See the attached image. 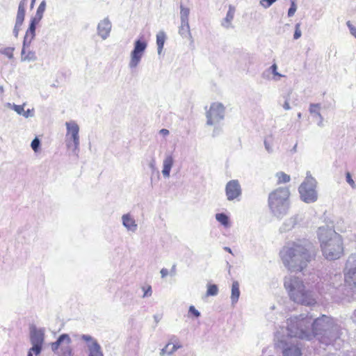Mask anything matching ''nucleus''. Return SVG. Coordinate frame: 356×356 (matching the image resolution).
Segmentation results:
<instances>
[{"label":"nucleus","instance_id":"obj_1","mask_svg":"<svg viewBox=\"0 0 356 356\" xmlns=\"http://www.w3.org/2000/svg\"><path fill=\"white\" fill-rule=\"evenodd\" d=\"M341 327L330 316L322 315L312 321V316L300 314L286 321L275 334V346L282 350V356H302V344L297 338L308 341L316 338L321 344L340 349L343 340Z\"/></svg>","mask_w":356,"mask_h":356},{"label":"nucleus","instance_id":"obj_2","mask_svg":"<svg viewBox=\"0 0 356 356\" xmlns=\"http://www.w3.org/2000/svg\"><path fill=\"white\" fill-rule=\"evenodd\" d=\"M284 266L291 272H301L314 258L316 250L307 240H298L284 245L280 252Z\"/></svg>","mask_w":356,"mask_h":356},{"label":"nucleus","instance_id":"obj_3","mask_svg":"<svg viewBox=\"0 0 356 356\" xmlns=\"http://www.w3.org/2000/svg\"><path fill=\"white\" fill-rule=\"evenodd\" d=\"M318 238L324 257L327 260L339 259L343 253V240L340 234L328 226L320 227Z\"/></svg>","mask_w":356,"mask_h":356},{"label":"nucleus","instance_id":"obj_4","mask_svg":"<svg viewBox=\"0 0 356 356\" xmlns=\"http://www.w3.org/2000/svg\"><path fill=\"white\" fill-rule=\"evenodd\" d=\"M284 286L290 299L298 304L306 306L316 303V296L312 286L305 284L302 279L289 275L284 277Z\"/></svg>","mask_w":356,"mask_h":356},{"label":"nucleus","instance_id":"obj_5","mask_svg":"<svg viewBox=\"0 0 356 356\" xmlns=\"http://www.w3.org/2000/svg\"><path fill=\"white\" fill-rule=\"evenodd\" d=\"M289 196L288 187H279L269 193L268 204L273 216L281 219L287 214L290 207Z\"/></svg>","mask_w":356,"mask_h":356},{"label":"nucleus","instance_id":"obj_6","mask_svg":"<svg viewBox=\"0 0 356 356\" xmlns=\"http://www.w3.org/2000/svg\"><path fill=\"white\" fill-rule=\"evenodd\" d=\"M316 184V180L312 176L311 172L307 171L305 179L298 188V192L302 201L309 204L317 200Z\"/></svg>","mask_w":356,"mask_h":356},{"label":"nucleus","instance_id":"obj_7","mask_svg":"<svg viewBox=\"0 0 356 356\" xmlns=\"http://www.w3.org/2000/svg\"><path fill=\"white\" fill-rule=\"evenodd\" d=\"M67 128L66 146L72 152L78 156L79 152V127L74 121L65 123Z\"/></svg>","mask_w":356,"mask_h":356},{"label":"nucleus","instance_id":"obj_8","mask_svg":"<svg viewBox=\"0 0 356 356\" xmlns=\"http://www.w3.org/2000/svg\"><path fill=\"white\" fill-rule=\"evenodd\" d=\"M72 339L68 334L59 335L56 341L50 344L51 350L58 356H73V349L71 346Z\"/></svg>","mask_w":356,"mask_h":356},{"label":"nucleus","instance_id":"obj_9","mask_svg":"<svg viewBox=\"0 0 356 356\" xmlns=\"http://www.w3.org/2000/svg\"><path fill=\"white\" fill-rule=\"evenodd\" d=\"M225 108L221 104L215 102L211 104L209 111L206 113L207 124L216 125L225 118Z\"/></svg>","mask_w":356,"mask_h":356},{"label":"nucleus","instance_id":"obj_10","mask_svg":"<svg viewBox=\"0 0 356 356\" xmlns=\"http://www.w3.org/2000/svg\"><path fill=\"white\" fill-rule=\"evenodd\" d=\"M147 42L143 39H138L134 42V49L131 51L129 67L136 68L140 63L147 49Z\"/></svg>","mask_w":356,"mask_h":356},{"label":"nucleus","instance_id":"obj_11","mask_svg":"<svg viewBox=\"0 0 356 356\" xmlns=\"http://www.w3.org/2000/svg\"><path fill=\"white\" fill-rule=\"evenodd\" d=\"M44 341V330L38 328L35 326L30 327V342L32 345L31 350L35 352V355H39L42 350Z\"/></svg>","mask_w":356,"mask_h":356},{"label":"nucleus","instance_id":"obj_12","mask_svg":"<svg viewBox=\"0 0 356 356\" xmlns=\"http://www.w3.org/2000/svg\"><path fill=\"white\" fill-rule=\"evenodd\" d=\"M344 281L349 286L356 287V255H350L344 268Z\"/></svg>","mask_w":356,"mask_h":356},{"label":"nucleus","instance_id":"obj_13","mask_svg":"<svg viewBox=\"0 0 356 356\" xmlns=\"http://www.w3.org/2000/svg\"><path fill=\"white\" fill-rule=\"evenodd\" d=\"M80 339L87 343L88 356H104L102 346L96 339L85 334H81Z\"/></svg>","mask_w":356,"mask_h":356},{"label":"nucleus","instance_id":"obj_14","mask_svg":"<svg viewBox=\"0 0 356 356\" xmlns=\"http://www.w3.org/2000/svg\"><path fill=\"white\" fill-rule=\"evenodd\" d=\"M225 194L229 201L239 200L242 195V189L237 179L229 181L225 186Z\"/></svg>","mask_w":356,"mask_h":356},{"label":"nucleus","instance_id":"obj_15","mask_svg":"<svg viewBox=\"0 0 356 356\" xmlns=\"http://www.w3.org/2000/svg\"><path fill=\"white\" fill-rule=\"evenodd\" d=\"M111 22L108 17L100 21L97 25V34L103 39L106 40L110 35L111 31Z\"/></svg>","mask_w":356,"mask_h":356},{"label":"nucleus","instance_id":"obj_16","mask_svg":"<svg viewBox=\"0 0 356 356\" xmlns=\"http://www.w3.org/2000/svg\"><path fill=\"white\" fill-rule=\"evenodd\" d=\"M122 221L123 226L126 227L128 231L135 232L137 230L138 225L130 213L124 214L122 216Z\"/></svg>","mask_w":356,"mask_h":356},{"label":"nucleus","instance_id":"obj_17","mask_svg":"<svg viewBox=\"0 0 356 356\" xmlns=\"http://www.w3.org/2000/svg\"><path fill=\"white\" fill-rule=\"evenodd\" d=\"M174 164V159L172 154H166L163 161L162 174L164 177L168 178L170 175V171Z\"/></svg>","mask_w":356,"mask_h":356},{"label":"nucleus","instance_id":"obj_18","mask_svg":"<svg viewBox=\"0 0 356 356\" xmlns=\"http://www.w3.org/2000/svg\"><path fill=\"white\" fill-rule=\"evenodd\" d=\"M321 104H314L311 103L309 108V111L312 115L314 117H316L318 118V122L317 123L318 126L320 127H323V117L320 113Z\"/></svg>","mask_w":356,"mask_h":356},{"label":"nucleus","instance_id":"obj_19","mask_svg":"<svg viewBox=\"0 0 356 356\" xmlns=\"http://www.w3.org/2000/svg\"><path fill=\"white\" fill-rule=\"evenodd\" d=\"M298 222V216L295 215L286 219L280 228L281 232H286L291 230Z\"/></svg>","mask_w":356,"mask_h":356},{"label":"nucleus","instance_id":"obj_20","mask_svg":"<svg viewBox=\"0 0 356 356\" xmlns=\"http://www.w3.org/2000/svg\"><path fill=\"white\" fill-rule=\"evenodd\" d=\"M234 13H235V8L230 5L229 6V10L227 13L225 18L221 22V25L223 27H225L226 29L231 27L232 21L234 19Z\"/></svg>","mask_w":356,"mask_h":356},{"label":"nucleus","instance_id":"obj_21","mask_svg":"<svg viewBox=\"0 0 356 356\" xmlns=\"http://www.w3.org/2000/svg\"><path fill=\"white\" fill-rule=\"evenodd\" d=\"M240 294L239 284L237 281H234L232 285L231 302L232 305L238 302Z\"/></svg>","mask_w":356,"mask_h":356},{"label":"nucleus","instance_id":"obj_22","mask_svg":"<svg viewBox=\"0 0 356 356\" xmlns=\"http://www.w3.org/2000/svg\"><path fill=\"white\" fill-rule=\"evenodd\" d=\"M166 38V34L163 31H160L156 34V45L159 54H161L163 49Z\"/></svg>","mask_w":356,"mask_h":356},{"label":"nucleus","instance_id":"obj_23","mask_svg":"<svg viewBox=\"0 0 356 356\" xmlns=\"http://www.w3.org/2000/svg\"><path fill=\"white\" fill-rule=\"evenodd\" d=\"M37 60V56L34 51H28L26 49H22L21 51V61H35Z\"/></svg>","mask_w":356,"mask_h":356},{"label":"nucleus","instance_id":"obj_24","mask_svg":"<svg viewBox=\"0 0 356 356\" xmlns=\"http://www.w3.org/2000/svg\"><path fill=\"white\" fill-rule=\"evenodd\" d=\"M179 33L182 38H188L192 39L188 22H181V26L179 28Z\"/></svg>","mask_w":356,"mask_h":356},{"label":"nucleus","instance_id":"obj_25","mask_svg":"<svg viewBox=\"0 0 356 356\" xmlns=\"http://www.w3.org/2000/svg\"><path fill=\"white\" fill-rule=\"evenodd\" d=\"M179 348H181V346L179 344L168 343L161 350L160 355L161 356H164L165 354L171 355Z\"/></svg>","mask_w":356,"mask_h":356},{"label":"nucleus","instance_id":"obj_26","mask_svg":"<svg viewBox=\"0 0 356 356\" xmlns=\"http://www.w3.org/2000/svg\"><path fill=\"white\" fill-rule=\"evenodd\" d=\"M270 73H272L275 76H277L278 78H274L275 81H277L279 78L283 76L282 74L277 72V66L275 63L273 64L267 70L263 72L262 76L265 78Z\"/></svg>","mask_w":356,"mask_h":356},{"label":"nucleus","instance_id":"obj_27","mask_svg":"<svg viewBox=\"0 0 356 356\" xmlns=\"http://www.w3.org/2000/svg\"><path fill=\"white\" fill-rule=\"evenodd\" d=\"M216 219L224 227H228L229 225V218L228 216L224 213H216Z\"/></svg>","mask_w":356,"mask_h":356},{"label":"nucleus","instance_id":"obj_28","mask_svg":"<svg viewBox=\"0 0 356 356\" xmlns=\"http://www.w3.org/2000/svg\"><path fill=\"white\" fill-rule=\"evenodd\" d=\"M180 19L181 22L187 23L188 22V16L190 10L188 8L184 7L182 3L180 5Z\"/></svg>","mask_w":356,"mask_h":356},{"label":"nucleus","instance_id":"obj_29","mask_svg":"<svg viewBox=\"0 0 356 356\" xmlns=\"http://www.w3.org/2000/svg\"><path fill=\"white\" fill-rule=\"evenodd\" d=\"M25 12H26L25 8H23L22 6L18 7L16 19H15V24H21V25L23 24V22L24 21V17H25Z\"/></svg>","mask_w":356,"mask_h":356},{"label":"nucleus","instance_id":"obj_30","mask_svg":"<svg viewBox=\"0 0 356 356\" xmlns=\"http://www.w3.org/2000/svg\"><path fill=\"white\" fill-rule=\"evenodd\" d=\"M275 177L277 179V184L288 183L291 180L290 176L284 172H277Z\"/></svg>","mask_w":356,"mask_h":356},{"label":"nucleus","instance_id":"obj_31","mask_svg":"<svg viewBox=\"0 0 356 356\" xmlns=\"http://www.w3.org/2000/svg\"><path fill=\"white\" fill-rule=\"evenodd\" d=\"M45 9H46V1H45V0H43L40 3V5L36 10V13H35V15L34 16V17L41 20L42 19L43 13L45 11Z\"/></svg>","mask_w":356,"mask_h":356},{"label":"nucleus","instance_id":"obj_32","mask_svg":"<svg viewBox=\"0 0 356 356\" xmlns=\"http://www.w3.org/2000/svg\"><path fill=\"white\" fill-rule=\"evenodd\" d=\"M218 288L216 284H209L207 286V296H215L218 294Z\"/></svg>","mask_w":356,"mask_h":356},{"label":"nucleus","instance_id":"obj_33","mask_svg":"<svg viewBox=\"0 0 356 356\" xmlns=\"http://www.w3.org/2000/svg\"><path fill=\"white\" fill-rule=\"evenodd\" d=\"M14 50V47H6L0 49V54L5 55L10 59H12L13 58Z\"/></svg>","mask_w":356,"mask_h":356},{"label":"nucleus","instance_id":"obj_34","mask_svg":"<svg viewBox=\"0 0 356 356\" xmlns=\"http://www.w3.org/2000/svg\"><path fill=\"white\" fill-rule=\"evenodd\" d=\"M40 140L38 137H35L31 143V147L35 152H38L40 147Z\"/></svg>","mask_w":356,"mask_h":356},{"label":"nucleus","instance_id":"obj_35","mask_svg":"<svg viewBox=\"0 0 356 356\" xmlns=\"http://www.w3.org/2000/svg\"><path fill=\"white\" fill-rule=\"evenodd\" d=\"M297 10L296 0H291V6L288 10V17H293Z\"/></svg>","mask_w":356,"mask_h":356},{"label":"nucleus","instance_id":"obj_36","mask_svg":"<svg viewBox=\"0 0 356 356\" xmlns=\"http://www.w3.org/2000/svg\"><path fill=\"white\" fill-rule=\"evenodd\" d=\"M33 39L34 38L25 35L23 40L22 49H26L28 47H29Z\"/></svg>","mask_w":356,"mask_h":356},{"label":"nucleus","instance_id":"obj_37","mask_svg":"<svg viewBox=\"0 0 356 356\" xmlns=\"http://www.w3.org/2000/svg\"><path fill=\"white\" fill-rule=\"evenodd\" d=\"M24 106L25 104H23L22 105H17L13 104L11 106V108L15 111L18 115H22L23 112L24 111Z\"/></svg>","mask_w":356,"mask_h":356},{"label":"nucleus","instance_id":"obj_38","mask_svg":"<svg viewBox=\"0 0 356 356\" xmlns=\"http://www.w3.org/2000/svg\"><path fill=\"white\" fill-rule=\"evenodd\" d=\"M302 35V32H301V30H300V23H297L295 26V31H294V34H293V39L294 40H298V38H300Z\"/></svg>","mask_w":356,"mask_h":356},{"label":"nucleus","instance_id":"obj_39","mask_svg":"<svg viewBox=\"0 0 356 356\" xmlns=\"http://www.w3.org/2000/svg\"><path fill=\"white\" fill-rule=\"evenodd\" d=\"M40 19L35 18V17H32L30 20V23H29V29H31V30H35L36 29V26H37V24L40 22Z\"/></svg>","mask_w":356,"mask_h":356},{"label":"nucleus","instance_id":"obj_40","mask_svg":"<svg viewBox=\"0 0 356 356\" xmlns=\"http://www.w3.org/2000/svg\"><path fill=\"white\" fill-rule=\"evenodd\" d=\"M143 291H144L143 298L150 297L152 294V286L148 285L147 286H143Z\"/></svg>","mask_w":356,"mask_h":356},{"label":"nucleus","instance_id":"obj_41","mask_svg":"<svg viewBox=\"0 0 356 356\" xmlns=\"http://www.w3.org/2000/svg\"><path fill=\"white\" fill-rule=\"evenodd\" d=\"M277 0H261L260 5L264 8L271 6Z\"/></svg>","mask_w":356,"mask_h":356},{"label":"nucleus","instance_id":"obj_42","mask_svg":"<svg viewBox=\"0 0 356 356\" xmlns=\"http://www.w3.org/2000/svg\"><path fill=\"white\" fill-rule=\"evenodd\" d=\"M188 313L194 316L195 318H199L200 316V312L193 305L189 307Z\"/></svg>","mask_w":356,"mask_h":356},{"label":"nucleus","instance_id":"obj_43","mask_svg":"<svg viewBox=\"0 0 356 356\" xmlns=\"http://www.w3.org/2000/svg\"><path fill=\"white\" fill-rule=\"evenodd\" d=\"M346 181L350 184V186L353 188H355L356 186H355V181L352 179L351 175L349 172L346 173Z\"/></svg>","mask_w":356,"mask_h":356},{"label":"nucleus","instance_id":"obj_44","mask_svg":"<svg viewBox=\"0 0 356 356\" xmlns=\"http://www.w3.org/2000/svg\"><path fill=\"white\" fill-rule=\"evenodd\" d=\"M34 115V109H28L26 111H24L22 116H24L26 118H28L29 117H33Z\"/></svg>","mask_w":356,"mask_h":356},{"label":"nucleus","instance_id":"obj_45","mask_svg":"<svg viewBox=\"0 0 356 356\" xmlns=\"http://www.w3.org/2000/svg\"><path fill=\"white\" fill-rule=\"evenodd\" d=\"M264 146H265L266 151L268 153L273 152V147H272L271 143L268 141V139L264 140Z\"/></svg>","mask_w":356,"mask_h":356},{"label":"nucleus","instance_id":"obj_46","mask_svg":"<svg viewBox=\"0 0 356 356\" xmlns=\"http://www.w3.org/2000/svg\"><path fill=\"white\" fill-rule=\"evenodd\" d=\"M22 26V25H21V24H15V26H14V29H13V35H14V36H15V38H17V37H18L19 32V31H20V29H21V26Z\"/></svg>","mask_w":356,"mask_h":356},{"label":"nucleus","instance_id":"obj_47","mask_svg":"<svg viewBox=\"0 0 356 356\" xmlns=\"http://www.w3.org/2000/svg\"><path fill=\"white\" fill-rule=\"evenodd\" d=\"M222 132V128L220 127H215L212 133V136L216 137L220 134Z\"/></svg>","mask_w":356,"mask_h":356},{"label":"nucleus","instance_id":"obj_48","mask_svg":"<svg viewBox=\"0 0 356 356\" xmlns=\"http://www.w3.org/2000/svg\"><path fill=\"white\" fill-rule=\"evenodd\" d=\"M347 25L350 29V33L356 38V28L353 26L350 22H347Z\"/></svg>","mask_w":356,"mask_h":356},{"label":"nucleus","instance_id":"obj_49","mask_svg":"<svg viewBox=\"0 0 356 356\" xmlns=\"http://www.w3.org/2000/svg\"><path fill=\"white\" fill-rule=\"evenodd\" d=\"M149 168L152 170V171H154L156 170V161H155V159L154 157H152L150 160V162L149 163Z\"/></svg>","mask_w":356,"mask_h":356},{"label":"nucleus","instance_id":"obj_50","mask_svg":"<svg viewBox=\"0 0 356 356\" xmlns=\"http://www.w3.org/2000/svg\"><path fill=\"white\" fill-rule=\"evenodd\" d=\"M26 35L31 37L32 38H35V30L27 29L26 31Z\"/></svg>","mask_w":356,"mask_h":356},{"label":"nucleus","instance_id":"obj_51","mask_svg":"<svg viewBox=\"0 0 356 356\" xmlns=\"http://www.w3.org/2000/svg\"><path fill=\"white\" fill-rule=\"evenodd\" d=\"M160 273H161V277L164 278L168 275L169 271L167 268H163L161 270Z\"/></svg>","mask_w":356,"mask_h":356},{"label":"nucleus","instance_id":"obj_52","mask_svg":"<svg viewBox=\"0 0 356 356\" xmlns=\"http://www.w3.org/2000/svg\"><path fill=\"white\" fill-rule=\"evenodd\" d=\"M176 267H177L176 264H173L172 268H171V269H170V275L172 276H175L176 275V273H177V268H176Z\"/></svg>","mask_w":356,"mask_h":356},{"label":"nucleus","instance_id":"obj_53","mask_svg":"<svg viewBox=\"0 0 356 356\" xmlns=\"http://www.w3.org/2000/svg\"><path fill=\"white\" fill-rule=\"evenodd\" d=\"M282 107L285 110H290L291 109V106L289 105V100L287 99L285 100L284 104L282 105Z\"/></svg>","mask_w":356,"mask_h":356},{"label":"nucleus","instance_id":"obj_54","mask_svg":"<svg viewBox=\"0 0 356 356\" xmlns=\"http://www.w3.org/2000/svg\"><path fill=\"white\" fill-rule=\"evenodd\" d=\"M26 2H27V0H21L19 1V3L18 7H22V6L23 8H25L26 5Z\"/></svg>","mask_w":356,"mask_h":356},{"label":"nucleus","instance_id":"obj_55","mask_svg":"<svg viewBox=\"0 0 356 356\" xmlns=\"http://www.w3.org/2000/svg\"><path fill=\"white\" fill-rule=\"evenodd\" d=\"M160 134L163 136H167L169 134V131L166 129H162L160 130Z\"/></svg>","mask_w":356,"mask_h":356},{"label":"nucleus","instance_id":"obj_56","mask_svg":"<svg viewBox=\"0 0 356 356\" xmlns=\"http://www.w3.org/2000/svg\"><path fill=\"white\" fill-rule=\"evenodd\" d=\"M33 355H35V352H34V351H32V350H31V348H30V349L28 350L27 356H33Z\"/></svg>","mask_w":356,"mask_h":356},{"label":"nucleus","instance_id":"obj_57","mask_svg":"<svg viewBox=\"0 0 356 356\" xmlns=\"http://www.w3.org/2000/svg\"><path fill=\"white\" fill-rule=\"evenodd\" d=\"M352 319L354 323H356V309L354 311V313L352 316Z\"/></svg>","mask_w":356,"mask_h":356},{"label":"nucleus","instance_id":"obj_58","mask_svg":"<svg viewBox=\"0 0 356 356\" xmlns=\"http://www.w3.org/2000/svg\"><path fill=\"white\" fill-rule=\"evenodd\" d=\"M224 250L227 252H228L230 254H232V249L229 247H225L224 248Z\"/></svg>","mask_w":356,"mask_h":356},{"label":"nucleus","instance_id":"obj_59","mask_svg":"<svg viewBox=\"0 0 356 356\" xmlns=\"http://www.w3.org/2000/svg\"><path fill=\"white\" fill-rule=\"evenodd\" d=\"M296 150H297V144H296V145L293 147V148L291 149V151L293 153H295V152H296Z\"/></svg>","mask_w":356,"mask_h":356},{"label":"nucleus","instance_id":"obj_60","mask_svg":"<svg viewBox=\"0 0 356 356\" xmlns=\"http://www.w3.org/2000/svg\"><path fill=\"white\" fill-rule=\"evenodd\" d=\"M36 0H31V8H32L34 6V3L35 2Z\"/></svg>","mask_w":356,"mask_h":356},{"label":"nucleus","instance_id":"obj_61","mask_svg":"<svg viewBox=\"0 0 356 356\" xmlns=\"http://www.w3.org/2000/svg\"><path fill=\"white\" fill-rule=\"evenodd\" d=\"M297 116H298V119H300L302 118V113H298Z\"/></svg>","mask_w":356,"mask_h":356},{"label":"nucleus","instance_id":"obj_62","mask_svg":"<svg viewBox=\"0 0 356 356\" xmlns=\"http://www.w3.org/2000/svg\"><path fill=\"white\" fill-rule=\"evenodd\" d=\"M154 318H155L156 321H159V320H158V318H157L156 316H154Z\"/></svg>","mask_w":356,"mask_h":356}]
</instances>
